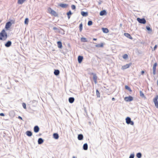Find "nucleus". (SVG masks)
Returning <instances> with one entry per match:
<instances>
[{
  "instance_id": "6",
  "label": "nucleus",
  "mask_w": 158,
  "mask_h": 158,
  "mask_svg": "<svg viewBox=\"0 0 158 158\" xmlns=\"http://www.w3.org/2000/svg\"><path fill=\"white\" fill-rule=\"evenodd\" d=\"M133 99V98L131 96L129 97H126L124 98L126 102H130L132 101Z\"/></svg>"
},
{
  "instance_id": "29",
  "label": "nucleus",
  "mask_w": 158,
  "mask_h": 158,
  "mask_svg": "<svg viewBox=\"0 0 158 158\" xmlns=\"http://www.w3.org/2000/svg\"><path fill=\"white\" fill-rule=\"evenodd\" d=\"M72 13L71 12L70 10H69L67 14L68 15V17L69 19L70 18V15L72 14Z\"/></svg>"
},
{
  "instance_id": "11",
  "label": "nucleus",
  "mask_w": 158,
  "mask_h": 158,
  "mask_svg": "<svg viewBox=\"0 0 158 158\" xmlns=\"http://www.w3.org/2000/svg\"><path fill=\"white\" fill-rule=\"evenodd\" d=\"M92 74L93 75V79L94 81L95 84H96L97 83V77L96 76V75L94 73H93Z\"/></svg>"
},
{
  "instance_id": "36",
  "label": "nucleus",
  "mask_w": 158,
  "mask_h": 158,
  "mask_svg": "<svg viewBox=\"0 0 158 158\" xmlns=\"http://www.w3.org/2000/svg\"><path fill=\"white\" fill-rule=\"evenodd\" d=\"M140 96L142 97H144L143 93L141 91H140Z\"/></svg>"
},
{
  "instance_id": "51",
  "label": "nucleus",
  "mask_w": 158,
  "mask_h": 158,
  "mask_svg": "<svg viewBox=\"0 0 158 158\" xmlns=\"http://www.w3.org/2000/svg\"><path fill=\"white\" fill-rule=\"evenodd\" d=\"M72 158H76V157L74 156H73L72 157Z\"/></svg>"
},
{
  "instance_id": "17",
  "label": "nucleus",
  "mask_w": 158,
  "mask_h": 158,
  "mask_svg": "<svg viewBox=\"0 0 158 158\" xmlns=\"http://www.w3.org/2000/svg\"><path fill=\"white\" fill-rule=\"evenodd\" d=\"M26 134L28 136L30 137L32 135V132L30 131H27L26 132Z\"/></svg>"
},
{
  "instance_id": "41",
  "label": "nucleus",
  "mask_w": 158,
  "mask_h": 158,
  "mask_svg": "<svg viewBox=\"0 0 158 158\" xmlns=\"http://www.w3.org/2000/svg\"><path fill=\"white\" fill-rule=\"evenodd\" d=\"M71 7L72 10H75L76 9V6L74 5H72L71 6Z\"/></svg>"
},
{
  "instance_id": "3",
  "label": "nucleus",
  "mask_w": 158,
  "mask_h": 158,
  "mask_svg": "<svg viewBox=\"0 0 158 158\" xmlns=\"http://www.w3.org/2000/svg\"><path fill=\"white\" fill-rule=\"evenodd\" d=\"M126 123L128 124H130L131 125H133L134 124V122L131 121L130 118L128 117L126 118Z\"/></svg>"
},
{
  "instance_id": "14",
  "label": "nucleus",
  "mask_w": 158,
  "mask_h": 158,
  "mask_svg": "<svg viewBox=\"0 0 158 158\" xmlns=\"http://www.w3.org/2000/svg\"><path fill=\"white\" fill-rule=\"evenodd\" d=\"M83 59V57L82 56H79L78 57V61L79 63H81Z\"/></svg>"
},
{
  "instance_id": "45",
  "label": "nucleus",
  "mask_w": 158,
  "mask_h": 158,
  "mask_svg": "<svg viewBox=\"0 0 158 158\" xmlns=\"http://www.w3.org/2000/svg\"><path fill=\"white\" fill-rule=\"evenodd\" d=\"M157 45H155V46L154 47V48H153V49H154V50H155L157 48Z\"/></svg>"
},
{
  "instance_id": "30",
  "label": "nucleus",
  "mask_w": 158,
  "mask_h": 158,
  "mask_svg": "<svg viewBox=\"0 0 158 158\" xmlns=\"http://www.w3.org/2000/svg\"><path fill=\"white\" fill-rule=\"evenodd\" d=\"M103 46V44L102 43L101 44H98L95 45V47H102Z\"/></svg>"
},
{
  "instance_id": "20",
  "label": "nucleus",
  "mask_w": 158,
  "mask_h": 158,
  "mask_svg": "<svg viewBox=\"0 0 158 158\" xmlns=\"http://www.w3.org/2000/svg\"><path fill=\"white\" fill-rule=\"evenodd\" d=\"M44 142V140L41 138H40L38 139V144H42Z\"/></svg>"
},
{
  "instance_id": "49",
  "label": "nucleus",
  "mask_w": 158,
  "mask_h": 158,
  "mask_svg": "<svg viewBox=\"0 0 158 158\" xmlns=\"http://www.w3.org/2000/svg\"><path fill=\"white\" fill-rule=\"evenodd\" d=\"M115 99L114 98H112V101H114L115 100Z\"/></svg>"
},
{
  "instance_id": "8",
  "label": "nucleus",
  "mask_w": 158,
  "mask_h": 158,
  "mask_svg": "<svg viewBox=\"0 0 158 158\" xmlns=\"http://www.w3.org/2000/svg\"><path fill=\"white\" fill-rule=\"evenodd\" d=\"M157 65L156 63H155L153 65V73L154 75H155L156 74V66Z\"/></svg>"
},
{
  "instance_id": "28",
  "label": "nucleus",
  "mask_w": 158,
  "mask_h": 158,
  "mask_svg": "<svg viewBox=\"0 0 158 158\" xmlns=\"http://www.w3.org/2000/svg\"><path fill=\"white\" fill-rule=\"evenodd\" d=\"M26 0H18V3L19 4H22Z\"/></svg>"
},
{
  "instance_id": "31",
  "label": "nucleus",
  "mask_w": 158,
  "mask_h": 158,
  "mask_svg": "<svg viewBox=\"0 0 158 158\" xmlns=\"http://www.w3.org/2000/svg\"><path fill=\"white\" fill-rule=\"evenodd\" d=\"M136 156L138 158H141L142 157V154L140 152L136 154Z\"/></svg>"
},
{
  "instance_id": "10",
  "label": "nucleus",
  "mask_w": 158,
  "mask_h": 158,
  "mask_svg": "<svg viewBox=\"0 0 158 158\" xmlns=\"http://www.w3.org/2000/svg\"><path fill=\"white\" fill-rule=\"evenodd\" d=\"M59 6L62 8H66L68 6V5L67 4L60 3L59 5Z\"/></svg>"
},
{
  "instance_id": "46",
  "label": "nucleus",
  "mask_w": 158,
  "mask_h": 158,
  "mask_svg": "<svg viewBox=\"0 0 158 158\" xmlns=\"http://www.w3.org/2000/svg\"><path fill=\"white\" fill-rule=\"evenodd\" d=\"M32 102L33 103H36V104L37 103L36 101L35 100H33L32 101Z\"/></svg>"
},
{
  "instance_id": "13",
  "label": "nucleus",
  "mask_w": 158,
  "mask_h": 158,
  "mask_svg": "<svg viewBox=\"0 0 158 158\" xmlns=\"http://www.w3.org/2000/svg\"><path fill=\"white\" fill-rule=\"evenodd\" d=\"M11 42L10 41H8L5 44V45L6 47H9L11 46Z\"/></svg>"
},
{
  "instance_id": "23",
  "label": "nucleus",
  "mask_w": 158,
  "mask_h": 158,
  "mask_svg": "<svg viewBox=\"0 0 158 158\" xmlns=\"http://www.w3.org/2000/svg\"><path fill=\"white\" fill-rule=\"evenodd\" d=\"M74 98L73 97H70L69 99V102L71 103H73L74 101Z\"/></svg>"
},
{
  "instance_id": "52",
  "label": "nucleus",
  "mask_w": 158,
  "mask_h": 158,
  "mask_svg": "<svg viewBox=\"0 0 158 158\" xmlns=\"http://www.w3.org/2000/svg\"><path fill=\"white\" fill-rule=\"evenodd\" d=\"M122 24H120V27H121V26H122Z\"/></svg>"
},
{
  "instance_id": "22",
  "label": "nucleus",
  "mask_w": 158,
  "mask_h": 158,
  "mask_svg": "<svg viewBox=\"0 0 158 158\" xmlns=\"http://www.w3.org/2000/svg\"><path fill=\"white\" fill-rule=\"evenodd\" d=\"M102 30L103 32L105 33H107L109 32V30L108 29L106 28H102Z\"/></svg>"
},
{
  "instance_id": "4",
  "label": "nucleus",
  "mask_w": 158,
  "mask_h": 158,
  "mask_svg": "<svg viewBox=\"0 0 158 158\" xmlns=\"http://www.w3.org/2000/svg\"><path fill=\"white\" fill-rule=\"evenodd\" d=\"M158 99V95H156L153 99V102L155 103V105L156 108H158V102L157 99Z\"/></svg>"
},
{
  "instance_id": "5",
  "label": "nucleus",
  "mask_w": 158,
  "mask_h": 158,
  "mask_svg": "<svg viewBox=\"0 0 158 158\" xmlns=\"http://www.w3.org/2000/svg\"><path fill=\"white\" fill-rule=\"evenodd\" d=\"M137 21L140 23L145 24L146 23V21L144 18L140 19L139 18H137Z\"/></svg>"
},
{
  "instance_id": "34",
  "label": "nucleus",
  "mask_w": 158,
  "mask_h": 158,
  "mask_svg": "<svg viewBox=\"0 0 158 158\" xmlns=\"http://www.w3.org/2000/svg\"><path fill=\"white\" fill-rule=\"evenodd\" d=\"M82 27H83V25L82 23H81L79 26V30L80 31H81L82 29Z\"/></svg>"
},
{
  "instance_id": "38",
  "label": "nucleus",
  "mask_w": 158,
  "mask_h": 158,
  "mask_svg": "<svg viewBox=\"0 0 158 158\" xmlns=\"http://www.w3.org/2000/svg\"><path fill=\"white\" fill-rule=\"evenodd\" d=\"M146 28L147 29L148 31H152V29L151 28H150V27H149V26H147Z\"/></svg>"
},
{
  "instance_id": "15",
  "label": "nucleus",
  "mask_w": 158,
  "mask_h": 158,
  "mask_svg": "<svg viewBox=\"0 0 158 158\" xmlns=\"http://www.w3.org/2000/svg\"><path fill=\"white\" fill-rule=\"evenodd\" d=\"M106 12L105 10L101 11L100 13V15L101 16H103L106 14Z\"/></svg>"
},
{
  "instance_id": "44",
  "label": "nucleus",
  "mask_w": 158,
  "mask_h": 158,
  "mask_svg": "<svg viewBox=\"0 0 158 158\" xmlns=\"http://www.w3.org/2000/svg\"><path fill=\"white\" fill-rule=\"evenodd\" d=\"M0 116H5L4 114L3 113H1L0 114Z\"/></svg>"
},
{
  "instance_id": "27",
  "label": "nucleus",
  "mask_w": 158,
  "mask_h": 158,
  "mask_svg": "<svg viewBox=\"0 0 158 158\" xmlns=\"http://www.w3.org/2000/svg\"><path fill=\"white\" fill-rule=\"evenodd\" d=\"M81 41L83 42H85L88 41L87 39L86 38L84 37L81 38Z\"/></svg>"
},
{
  "instance_id": "40",
  "label": "nucleus",
  "mask_w": 158,
  "mask_h": 158,
  "mask_svg": "<svg viewBox=\"0 0 158 158\" xmlns=\"http://www.w3.org/2000/svg\"><path fill=\"white\" fill-rule=\"evenodd\" d=\"M22 106H23V108L24 109H26V104L25 103H22Z\"/></svg>"
},
{
  "instance_id": "1",
  "label": "nucleus",
  "mask_w": 158,
  "mask_h": 158,
  "mask_svg": "<svg viewBox=\"0 0 158 158\" xmlns=\"http://www.w3.org/2000/svg\"><path fill=\"white\" fill-rule=\"evenodd\" d=\"M7 37V33L5 30L3 29L0 33V40H5Z\"/></svg>"
},
{
  "instance_id": "39",
  "label": "nucleus",
  "mask_w": 158,
  "mask_h": 158,
  "mask_svg": "<svg viewBox=\"0 0 158 158\" xmlns=\"http://www.w3.org/2000/svg\"><path fill=\"white\" fill-rule=\"evenodd\" d=\"M123 59H126L127 58L128 56L127 54H125L123 56Z\"/></svg>"
},
{
  "instance_id": "53",
  "label": "nucleus",
  "mask_w": 158,
  "mask_h": 158,
  "mask_svg": "<svg viewBox=\"0 0 158 158\" xmlns=\"http://www.w3.org/2000/svg\"><path fill=\"white\" fill-rule=\"evenodd\" d=\"M2 20H0V23L1 22Z\"/></svg>"
},
{
  "instance_id": "25",
  "label": "nucleus",
  "mask_w": 158,
  "mask_h": 158,
  "mask_svg": "<svg viewBox=\"0 0 158 158\" xmlns=\"http://www.w3.org/2000/svg\"><path fill=\"white\" fill-rule=\"evenodd\" d=\"M54 73V74L56 76L58 75L60 73V71L58 69L55 70Z\"/></svg>"
},
{
  "instance_id": "21",
  "label": "nucleus",
  "mask_w": 158,
  "mask_h": 158,
  "mask_svg": "<svg viewBox=\"0 0 158 158\" xmlns=\"http://www.w3.org/2000/svg\"><path fill=\"white\" fill-rule=\"evenodd\" d=\"M53 137L55 139H58L59 137V136L57 133H55L53 134Z\"/></svg>"
},
{
  "instance_id": "16",
  "label": "nucleus",
  "mask_w": 158,
  "mask_h": 158,
  "mask_svg": "<svg viewBox=\"0 0 158 158\" xmlns=\"http://www.w3.org/2000/svg\"><path fill=\"white\" fill-rule=\"evenodd\" d=\"M124 35L125 36H126L127 38H128L132 40L133 39L132 37L130 35L129 33H125L124 34Z\"/></svg>"
},
{
  "instance_id": "43",
  "label": "nucleus",
  "mask_w": 158,
  "mask_h": 158,
  "mask_svg": "<svg viewBox=\"0 0 158 158\" xmlns=\"http://www.w3.org/2000/svg\"><path fill=\"white\" fill-rule=\"evenodd\" d=\"M53 29L54 31H57L58 30V29L56 27H53Z\"/></svg>"
},
{
  "instance_id": "50",
  "label": "nucleus",
  "mask_w": 158,
  "mask_h": 158,
  "mask_svg": "<svg viewBox=\"0 0 158 158\" xmlns=\"http://www.w3.org/2000/svg\"><path fill=\"white\" fill-rule=\"evenodd\" d=\"M97 40V39H96V38H93V40H95V41L96 40Z\"/></svg>"
},
{
  "instance_id": "47",
  "label": "nucleus",
  "mask_w": 158,
  "mask_h": 158,
  "mask_svg": "<svg viewBox=\"0 0 158 158\" xmlns=\"http://www.w3.org/2000/svg\"><path fill=\"white\" fill-rule=\"evenodd\" d=\"M18 118L19 119H20L21 120H23L22 118L20 116H19L18 117Z\"/></svg>"
},
{
  "instance_id": "18",
  "label": "nucleus",
  "mask_w": 158,
  "mask_h": 158,
  "mask_svg": "<svg viewBox=\"0 0 158 158\" xmlns=\"http://www.w3.org/2000/svg\"><path fill=\"white\" fill-rule=\"evenodd\" d=\"M81 14L82 16L84 17H86L88 15V12H84L83 11L81 12Z\"/></svg>"
},
{
  "instance_id": "24",
  "label": "nucleus",
  "mask_w": 158,
  "mask_h": 158,
  "mask_svg": "<svg viewBox=\"0 0 158 158\" xmlns=\"http://www.w3.org/2000/svg\"><path fill=\"white\" fill-rule=\"evenodd\" d=\"M57 44L58 48H62V44L61 41H59L57 42Z\"/></svg>"
},
{
  "instance_id": "7",
  "label": "nucleus",
  "mask_w": 158,
  "mask_h": 158,
  "mask_svg": "<svg viewBox=\"0 0 158 158\" xmlns=\"http://www.w3.org/2000/svg\"><path fill=\"white\" fill-rule=\"evenodd\" d=\"M131 65V63H130L128 64H126L122 66L121 69L123 70L129 67Z\"/></svg>"
},
{
  "instance_id": "32",
  "label": "nucleus",
  "mask_w": 158,
  "mask_h": 158,
  "mask_svg": "<svg viewBox=\"0 0 158 158\" xmlns=\"http://www.w3.org/2000/svg\"><path fill=\"white\" fill-rule=\"evenodd\" d=\"M125 88L126 89L128 90L130 92H131L132 90L131 89V88L127 85H125Z\"/></svg>"
},
{
  "instance_id": "26",
  "label": "nucleus",
  "mask_w": 158,
  "mask_h": 158,
  "mask_svg": "<svg viewBox=\"0 0 158 158\" xmlns=\"http://www.w3.org/2000/svg\"><path fill=\"white\" fill-rule=\"evenodd\" d=\"M83 149L84 150H86L88 149V144L87 143L84 144L83 146Z\"/></svg>"
},
{
  "instance_id": "48",
  "label": "nucleus",
  "mask_w": 158,
  "mask_h": 158,
  "mask_svg": "<svg viewBox=\"0 0 158 158\" xmlns=\"http://www.w3.org/2000/svg\"><path fill=\"white\" fill-rule=\"evenodd\" d=\"M144 73V71H141V74H143Z\"/></svg>"
},
{
  "instance_id": "12",
  "label": "nucleus",
  "mask_w": 158,
  "mask_h": 158,
  "mask_svg": "<svg viewBox=\"0 0 158 158\" xmlns=\"http://www.w3.org/2000/svg\"><path fill=\"white\" fill-rule=\"evenodd\" d=\"M40 130V128L38 126H35L34 128V131L35 133L38 132Z\"/></svg>"
},
{
  "instance_id": "33",
  "label": "nucleus",
  "mask_w": 158,
  "mask_h": 158,
  "mask_svg": "<svg viewBox=\"0 0 158 158\" xmlns=\"http://www.w3.org/2000/svg\"><path fill=\"white\" fill-rule=\"evenodd\" d=\"M96 95L97 97L99 98L100 97V93L98 89L96 90Z\"/></svg>"
},
{
  "instance_id": "37",
  "label": "nucleus",
  "mask_w": 158,
  "mask_h": 158,
  "mask_svg": "<svg viewBox=\"0 0 158 158\" xmlns=\"http://www.w3.org/2000/svg\"><path fill=\"white\" fill-rule=\"evenodd\" d=\"M93 22L92 21H89L88 23V26H91Z\"/></svg>"
},
{
  "instance_id": "19",
  "label": "nucleus",
  "mask_w": 158,
  "mask_h": 158,
  "mask_svg": "<svg viewBox=\"0 0 158 158\" xmlns=\"http://www.w3.org/2000/svg\"><path fill=\"white\" fill-rule=\"evenodd\" d=\"M83 136L81 134H80L78 135L77 138L79 140H82L83 139Z\"/></svg>"
},
{
  "instance_id": "35",
  "label": "nucleus",
  "mask_w": 158,
  "mask_h": 158,
  "mask_svg": "<svg viewBox=\"0 0 158 158\" xmlns=\"http://www.w3.org/2000/svg\"><path fill=\"white\" fill-rule=\"evenodd\" d=\"M29 21V19L28 18H26L25 19V21H24V23L25 24H28Z\"/></svg>"
},
{
  "instance_id": "9",
  "label": "nucleus",
  "mask_w": 158,
  "mask_h": 158,
  "mask_svg": "<svg viewBox=\"0 0 158 158\" xmlns=\"http://www.w3.org/2000/svg\"><path fill=\"white\" fill-rule=\"evenodd\" d=\"M11 25L12 23L10 21L6 23L5 25V28L6 29H8L10 28Z\"/></svg>"
},
{
  "instance_id": "42",
  "label": "nucleus",
  "mask_w": 158,
  "mask_h": 158,
  "mask_svg": "<svg viewBox=\"0 0 158 158\" xmlns=\"http://www.w3.org/2000/svg\"><path fill=\"white\" fill-rule=\"evenodd\" d=\"M134 153L131 154L129 158H134Z\"/></svg>"
},
{
  "instance_id": "2",
  "label": "nucleus",
  "mask_w": 158,
  "mask_h": 158,
  "mask_svg": "<svg viewBox=\"0 0 158 158\" xmlns=\"http://www.w3.org/2000/svg\"><path fill=\"white\" fill-rule=\"evenodd\" d=\"M48 12L52 15L55 17H57L58 16V15L57 13L51 8L49 7L48 8Z\"/></svg>"
}]
</instances>
